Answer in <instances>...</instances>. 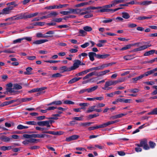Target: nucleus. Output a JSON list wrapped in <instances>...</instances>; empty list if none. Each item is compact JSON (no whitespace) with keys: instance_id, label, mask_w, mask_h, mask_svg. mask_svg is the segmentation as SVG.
<instances>
[{"instance_id":"9","label":"nucleus","mask_w":157,"mask_h":157,"mask_svg":"<svg viewBox=\"0 0 157 157\" xmlns=\"http://www.w3.org/2000/svg\"><path fill=\"white\" fill-rule=\"evenodd\" d=\"M6 5L8 6L13 7V10L14 7H16L18 6V4L17 3L16 1H14L8 3L6 4Z\"/></svg>"},{"instance_id":"34","label":"nucleus","mask_w":157,"mask_h":157,"mask_svg":"<svg viewBox=\"0 0 157 157\" xmlns=\"http://www.w3.org/2000/svg\"><path fill=\"white\" fill-rule=\"evenodd\" d=\"M87 73V72L86 70L76 74V76H77V77L80 76H83L86 74Z\"/></svg>"},{"instance_id":"5","label":"nucleus","mask_w":157,"mask_h":157,"mask_svg":"<svg viewBox=\"0 0 157 157\" xmlns=\"http://www.w3.org/2000/svg\"><path fill=\"white\" fill-rule=\"evenodd\" d=\"M81 64V61L79 60H77L75 61V62L73 64V65L70 67L71 71L74 70L79 67V66Z\"/></svg>"},{"instance_id":"63","label":"nucleus","mask_w":157,"mask_h":157,"mask_svg":"<svg viewBox=\"0 0 157 157\" xmlns=\"http://www.w3.org/2000/svg\"><path fill=\"white\" fill-rule=\"evenodd\" d=\"M90 45V44L88 42H86L85 43V44H83L81 45V47L83 48H85L87 46H89Z\"/></svg>"},{"instance_id":"27","label":"nucleus","mask_w":157,"mask_h":157,"mask_svg":"<svg viewBox=\"0 0 157 157\" xmlns=\"http://www.w3.org/2000/svg\"><path fill=\"white\" fill-rule=\"evenodd\" d=\"M36 36L37 37L39 38H47L48 37H51V36H50L45 35H43L41 33H37L36 34Z\"/></svg>"},{"instance_id":"13","label":"nucleus","mask_w":157,"mask_h":157,"mask_svg":"<svg viewBox=\"0 0 157 157\" xmlns=\"http://www.w3.org/2000/svg\"><path fill=\"white\" fill-rule=\"evenodd\" d=\"M0 139L4 142H7L10 141L11 138L6 136H2L0 137Z\"/></svg>"},{"instance_id":"28","label":"nucleus","mask_w":157,"mask_h":157,"mask_svg":"<svg viewBox=\"0 0 157 157\" xmlns=\"http://www.w3.org/2000/svg\"><path fill=\"white\" fill-rule=\"evenodd\" d=\"M60 69L61 70L63 71L62 72H63L65 71H71L70 67L67 68L66 66H64L61 67Z\"/></svg>"},{"instance_id":"1","label":"nucleus","mask_w":157,"mask_h":157,"mask_svg":"<svg viewBox=\"0 0 157 157\" xmlns=\"http://www.w3.org/2000/svg\"><path fill=\"white\" fill-rule=\"evenodd\" d=\"M27 18V15L26 13H21L18 14L15 16H13L11 17L6 18L5 20V21H7L8 19H10L11 20H18L21 19H25Z\"/></svg>"},{"instance_id":"19","label":"nucleus","mask_w":157,"mask_h":157,"mask_svg":"<svg viewBox=\"0 0 157 157\" xmlns=\"http://www.w3.org/2000/svg\"><path fill=\"white\" fill-rule=\"evenodd\" d=\"M151 18L150 17H146L144 16H140L136 18V19L138 20H143L149 19Z\"/></svg>"},{"instance_id":"32","label":"nucleus","mask_w":157,"mask_h":157,"mask_svg":"<svg viewBox=\"0 0 157 157\" xmlns=\"http://www.w3.org/2000/svg\"><path fill=\"white\" fill-rule=\"evenodd\" d=\"M44 135L42 134H32V138H43Z\"/></svg>"},{"instance_id":"2","label":"nucleus","mask_w":157,"mask_h":157,"mask_svg":"<svg viewBox=\"0 0 157 157\" xmlns=\"http://www.w3.org/2000/svg\"><path fill=\"white\" fill-rule=\"evenodd\" d=\"M135 145L138 147H143L144 149L145 150L150 149V147L148 144L147 140L146 138L141 140L140 141V144H136Z\"/></svg>"},{"instance_id":"45","label":"nucleus","mask_w":157,"mask_h":157,"mask_svg":"<svg viewBox=\"0 0 157 157\" xmlns=\"http://www.w3.org/2000/svg\"><path fill=\"white\" fill-rule=\"evenodd\" d=\"M91 77L94 75L95 76H97L98 77H99V72H98L96 71H94L90 73Z\"/></svg>"},{"instance_id":"12","label":"nucleus","mask_w":157,"mask_h":157,"mask_svg":"<svg viewBox=\"0 0 157 157\" xmlns=\"http://www.w3.org/2000/svg\"><path fill=\"white\" fill-rule=\"evenodd\" d=\"M62 102L60 101H53L49 104H48V106L51 105H62Z\"/></svg>"},{"instance_id":"4","label":"nucleus","mask_w":157,"mask_h":157,"mask_svg":"<svg viewBox=\"0 0 157 157\" xmlns=\"http://www.w3.org/2000/svg\"><path fill=\"white\" fill-rule=\"evenodd\" d=\"M13 10V7L8 6L4 8L0 12V14H7L11 13V11Z\"/></svg>"},{"instance_id":"64","label":"nucleus","mask_w":157,"mask_h":157,"mask_svg":"<svg viewBox=\"0 0 157 157\" xmlns=\"http://www.w3.org/2000/svg\"><path fill=\"white\" fill-rule=\"evenodd\" d=\"M61 14L63 15H67L70 14L69 11H63L60 12V13Z\"/></svg>"},{"instance_id":"29","label":"nucleus","mask_w":157,"mask_h":157,"mask_svg":"<svg viewBox=\"0 0 157 157\" xmlns=\"http://www.w3.org/2000/svg\"><path fill=\"white\" fill-rule=\"evenodd\" d=\"M92 123V122L81 123L80 124V126L84 127H86L87 126L90 125Z\"/></svg>"},{"instance_id":"22","label":"nucleus","mask_w":157,"mask_h":157,"mask_svg":"<svg viewBox=\"0 0 157 157\" xmlns=\"http://www.w3.org/2000/svg\"><path fill=\"white\" fill-rule=\"evenodd\" d=\"M44 133H47V134H51L53 135H60V134L59 133V132H55L54 131H44L43 132Z\"/></svg>"},{"instance_id":"38","label":"nucleus","mask_w":157,"mask_h":157,"mask_svg":"<svg viewBox=\"0 0 157 157\" xmlns=\"http://www.w3.org/2000/svg\"><path fill=\"white\" fill-rule=\"evenodd\" d=\"M38 13L36 12L34 13H30L29 15H27V17L28 18H31L36 16L38 14Z\"/></svg>"},{"instance_id":"47","label":"nucleus","mask_w":157,"mask_h":157,"mask_svg":"<svg viewBox=\"0 0 157 157\" xmlns=\"http://www.w3.org/2000/svg\"><path fill=\"white\" fill-rule=\"evenodd\" d=\"M95 127L96 129H97L99 128H104L105 127H106V125L105 124V123H104L103 124H101L99 125H97Z\"/></svg>"},{"instance_id":"59","label":"nucleus","mask_w":157,"mask_h":157,"mask_svg":"<svg viewBox=\"0 0 157 157\" xmlns=\"http://www.w3.org/2000/svg\"><path fill=\"white\" fill-rule=\"evenodd\" d=\"M36 58V56H27V59L29 60H33L35 59Z\"/></svg>"},{"instance_id":"10","label":"nucleus","mask_w":157,"mask_h":157,"mask_svg":"<svg viewBox=\"0 0 157 157\" xmlns=\"http://www.w3.org/2000/svg\"><path fill=\"white\" fill-rule=\"evenodd\" d=\"M48 41V40L47 39H41L33 42V44H39L45 42H47Z\"/></svg>"},{"instance_id":"16","label":"nucleus","mask_w":157,"mask_h":157,"mask_svg":"<svg viewBox=\"0 0 157 157\" xmlns=\"http://www.w3.org/2000/svg\"><path fill=\"white\" fill-rule=\"evenodd\" d=\"M92 2L91 1H90L88 2H84L80 4H77L75 5V7H82V6H84L88 5H90V3Z\"/></svg>"},{"instance_id":"24","label":"nucleus","mask_w":157,"mask_h":157,"mask_svg":"<svg viewBox=\"0 0 157 157\" xmlns=\"http://www.w3.org/2000/svg\"><path fill=\"white\" fill-rule=\"evenodd\" d=\"M98 88V86H96L94 87L87 89V92L88 93H91L96 90Z\"/></svg>"},{"instance_id":"58","label":"nucleus","mask_w":157,"mask_h":157,"mask_svg":"<svg viewBox=\"0 0 157 157\" xmlns=\"http://www.w3.org/2000/svg\"><path fill=\"white\" fill-rule=\"evenodd\" d=\"M128 27L130 28H133L136 27L137 25L134 23H129L128 24Z\"/></svg>"},{"instance_id":"37","label":"nucleus","mask_w":157,"mask_h":157,"mask_svg":"<svg viewBox=\"0 0 157 157\" xmlns=\"http://www.w3.org/2000/svg\"><path fill=\"white\" fill-rule=\"evenodd\" d=\"M132 46V44H129L126 45L124 47H123L122 48L120 49V50L121 51H123L128 49L131 48Z\"/></svg>"},{"instance_id":"53","label":"nucleus","mask_w":157,"mask_h":157,"mask_svg":"<svg viewBox=\"0 0 157 157\" xmlns=\"http://www.w3.org/2000/svg\"><path fill=\"white\" fill-rule=\"evenodd\" d=\"M26 124H28L31 125H36V122L34 121H27L26 122Z\"/></svg>"},{"instance_id":"48","label":"nucleus","mask_w":157,"mask_h":157,"mask_svg":"<svg viewBox=\"0 0 157 157\" xmlns=\"http://www.w3.org/2000/svg\"><path fill=\"white\" fill-rule=\"evenodd\" d=\"M124 1V0H115L113 2L115 6L117 4L123 2Z\"/></svg>"},{"instance_id":"44","label":"nucleus","mask_w":157,"mask_h":157,"mask_svg":"<svg viewBox=\"0 0 157 157\" xmlns=\"http://www.w3.org/2000/svg\"><path fill=\"white\" fill-rule=\"evenodd\" d=\"M63 103L66 104L73 105L75 104L74 102L70 100H63Z\"/></svg>"},{"instance_id":"31","label":"nucleus","mask_w":157,"mask_h":157,"mask_svg":"<svg viewBox=\"0 0 157 157\" xmlns=\"http://www.w3.org/2000/svg\"><path fill=\"white\" fill-rule=\"evenodd\" d=\"M12 146H9L6 147L5 146L1 147V150L4 151H6V150H10L11 149Z\"/></svg>"},{"instance_id":"43","label":"nucleus","mask_w":157,"mask_h":157,"mask_svg":"<svg viewBox=\"0 0 157 157\" xmlns=\"http://www.w3.org/2000/svg\"><path fill=\"white\" fill-rule=\"evenodd\" d=\"M83 29L85 31L87 32L90 31L92 29L91 27L88 26H84Z\"/></svg>"},{"instance_id":"7","label":"nucleus","mask_w":157,"mask_h":157,"mask_svg":"<svg viewBox=\"0 0 157 157\" xmlns=\"http://www.w3.org/2000/svg\"><path fill=\"white\" fill-rule=\"evenodd\" d=\"M151 46V44L143 45L138 48L134 49L132 50V51L133 52H136L141 51L145 50Z\"/></svg>"},{"instance_id":"14","label":"nucleus","mask_w":157,"mask_h":157,"mask_svg":"<svg viewBox=\"0 0 157 157\" xmlns=\"http://www.w3.org/2000/svg\"><path fill=\"white\" fill-rule=\"evenodd\" d=\"M88 55L90 58V60L93 61L94 59V56L96 57V54L94 52H90L88 53Z\"/></svg>"},{"instance_id":"11","label":"nucleus","mask_w":157,"mask_h":157,"mask_svg":"<svg viewBox=\"0 0 157 157\" xmlns=\"http://www.w3.org/2000/svg\"><path fill=\"white\" fill-rule=\"evenodd\" d=\"M48 122L46 121H42L37 122V124L40 126H46L48 127Z\"/></svg>"},{"instance_id":"52","label":"nucleus","mask_w":157,"mask_h":157,"mask_svg":"<svg viewBox=\"0 0 157 157\" xmlns=\"http://www.w3.org/2000/svg\"><path fill=\"white\" fill-rule=\"evenodd\" d=\"M68 4H63V5H61L60 4L59 5H57V9H60V8H62L64 7H66L67 6H68Z\"/></svg>"},{"instance_id":"49","label":"nucleus","mask_w":157,"mask_h":157,"mask_svg":"<svg viewBox=\"0 0 157 157\" xmlns=\"http://www.w3.org/2000/svg\"><path fill=\"white\" fill-rule=\"evenodd\" d=\"M1 52H2V53L4 52L8 53H13L14 52L10 49H8L6 50H4L3 51H1Z\"/></svg>"},{"instance_id":"62","label":"nucleus","mask_w":157,"mask_h":157,"mask_svg":"<svg viewBox=\"0 0 157 157\" xmlns=\"http://www.w3.org/2000/svg\"><path fill=\"white\" fill-rule=\"evenodd\" d=\"M63 20V18H56L54 20V21L56 22H60L62 21Z\"/></svg>"},{"instance_id":"61","label":"nucleus","mask_w":157,"mask_h":157,"mask_svg":"<svg viewBox=\"0 0 157 157\" xmlns=\"http://www.w3.org/2000/svg\"><path fill=\"white\" fill-rule=\"evenodd\" d=\"M47 89V87L45 86L41 88H37V92H40L42 90H45Z\"/></svg>"},{"instance_id":"60","label":"nucleus","mask_w":157,"mask_h":157,"mask_svg":"<svg viewBox=\"0 0 157 157\" xmlns=\"http://www.w3.org/2000/svg\"><path fill=\"white\" fill-rule=\"evenodd\" d=\"M35 128L36 130H40L42 131H43L44 130H48V129L46 128H41L39 127H36Z\"/></svg>"},{"instance_id":"21","label":"nucleus","mask_w":157,"mask_h":157,"mask_svg":"<svg viewBox=\"0 0 157 157\" xmlns=\"http://www.w3.org/2000/svg\"><path fill=\"white\" fill-rule=\"evenodd\" d=\"M155 52V50H151L148 52H146L144 54V56H149L150 55L153 54Z\"/></svg>"},{"instance_id":"55","label":"nucleus","mask_w":157,"mask_h":157,"mask_svg":"<svg viewBox=\"0 0 157 157\" xmlns=\"http://www.w3.org/2000/svg\"><path fill=\"white\" fill-rule=\"evenodd\" d=\"M129 92L131 93H136L138 92L139 91V90L138 89L135 88L129 90Z\"/></svg>"},{"instance_id":"54","label":"nucleus","mask_w":157,"mask_h":157,"mask_svg":"<svg viewBox=\"0 0 157 157\" xmlns=\"http://www.w3.org/2000/svg\"><path fill=\"white\" fill-rule=\"evenodd\" d=\"M33 99L32 98H23L22 99V101L23 102H26L28 101H30L32 100Z\"/></svg>"},{"instance_id":"6","label":"nucleus","mask_w":157,"mask_h":157,"mask_svg":"<svg viewBox=\"0 0 157 157\" xmlns=\"http://www.w3.org/2000/svg\"><path fill=\"white\" fill-rule=\"evenodd\" d=\"M101 7H89L88 8H83L84 10V12H85V13H86L85 14H86L87 13H90L92 12V11L90 10H96L100 8Z\"/></svg>"},{"instance_id":"33","label":"nucleus","mask_w":157,"mask_h":157,"mask_svg":"<svg viewBox=\"0 0 157 157\" xmlns=\"http://www.w3.org/2000/svg\"><path fill=\"white\" fill-rule=\"evenodd\" d=\"M45 24V23L44 22H36L35 23H33L32 24L34 26H43L44 25V24Z\"/></svg>"},{"instance_id":"18","label":"nucleus","mask_w":157,"mask_h":157,"mask_svg":"<svg viewBox=\"0 0 157 157\" xmlns=\"http://www.w3.org/2000/svg\"><path fill=\"white\" fill-rule=\"evenodd\" d=\"M58 14L56 12L52 11L49 13L48 16V18H51L56 17Z\"/></svg>"},{"instance_id":"50","label":"nucleus","mask_w":157,"mask_h":157,"mask_svg":"<svg viewBox=\"0 0 157 157\" xmlns=\"http://www.w3.org/2000/svg\"><path fill=\"white\" fill-rule=\"evenodd\" d=\"M24 40V39L22 38H19L17 39L14 40L13 41V43L14 44H16L17 43H21L22 40Z\"/></svg>"},{"instance_id":"20","label":"nucleus","mask_w":157,"mask_h":157,"mask_svg":"<svg viewBox=\"0 0 157 157\" xmlns=\"http://www.w3.org/2000/svg\"><path fill=\"white\" fill-rule=\"evenodd\" d=\"M109 56L108 54L105 55H101V54H97L96 58L98 59H105Z\"/></svg>"},{"instance_id":"46","label":"nucleus","mask_w":157,"mask_h":157,"mask_svg":"<svg viewBox=\"0 0 157 157\" xmlns=\"http://www.w3.org/2000/svg\"><path fill=\"white\" fill-rule=\"evenodd\" d=\"M62 76V75L61 74L59 73H57L56 74H53L51 77L52 78H56L57 77H59L61 76Z\"/></svg>"},{"instance_id":"39","label":"nucleus","mask_w":157,"mask_h":157,"mask_svg":"<svg viewBox=\"0 0 157 157\" xmlns=\"http://www.w3.org/2000/svg\"><path fill=\"white\" fill-rule=\"evenodd\" d=\"M149 145L150 148H155L156 146V144L153 142L150 141L149 142Z\"/></svg>"},{"instance_id":"3","label":"nucleus","mask_w":157,"mask_h":157,"mask_svg":"<svg viewBox=\"0 0 157 157\" xmlns=\"http://www.w3.org/2000/svg\"><path fill=\"white\" fill-rule=\"evenodd\" d=\"M68 9L69 10L70 14L71 13L77 14H79L80 15H82L85 14L86 13H85V12H84L83 8L82 9L69 8Z\"/></svg>"},{"instance_id":"57","label":"nucleus","mask_w":157,"mask_h":157,"mask_svg":"<svg viewBox=\"0 0 157 157\" xmlns=\"http://www.w3.org/2000/svg\"><path fill=\"white\" fill-rule=\"evenodd\" d=\"M46 8L47 9H57V5L51 6H49L47 7Z\"/></svg>"},{"instance_id":"41","label":"nucleus","mask_w":157,"mask_h":157,"mask_svg":"<svg viewBox=\"0 0 157 157\" xmlns=\"http://www.w3.org/2000/svg\"><path fill=\"white\" fill-rule=\"evenodd\" d=\"M13 89L17 90L21 89L22 88V86L21 85L17 84H14L13 86Z\"/></svg>"},{"instance_id":"30","label":"nucleus","mask_w":157,"mask_h":157,"mask_svg":"<svg viewBox=\"0 0 157 157\" xmlns=\"http://www.w3.org/2000/svg\"><path fill=\"white\" fill-rule=\"evenodd\" d=\"M110 72L109 70H105L103 71H101L99 72V77L105 75L106 74Z\"/></svg>"},{"instance_id":"17","label":"nucleus","mask_w":157,"mask_h":157,"mask_svg":"<svg viewBox=\"0 0 157 157\" xmlns=\"http://www.w3.org/2000/svg\"><path fill=\"white\" fill-rule=\"evenodd\" d=\"M81 77H75L70 80L68 82V84H72L81 79Z\"/></svg>"},{"instance_id":"15","label":"nucleus","mask_w":157,"mask_h":157,"mask_svg":"<svg viewBox=\"0 0 157 157\" xmlns=\"http://www.w3.org/2000/svg\"><path fill=\"white\" fill-rule=\"evenodd\" d=\"M26 71L24 72V73L25 75H30L32 74L33 73L32 72L33 69L31 67H28L26 69Z\"/></svg>"},{"instance_id":"25","label":"nucleus","mask_w":157,"mask_h":157,"mask_svg":"<svg viewBox=\"0 0 157 157\" xmlns=\"http://www.w3.org/2000/svg\"><path fill=\"white\" fill-rule=\"evenodd\" d=\"M154 69L150 70L145 72L144 74H142V75L143 76V77L145 76H147L148 75H150L154 73L155 72Z\"/></svg>"},{"instance_id":"42","label":"nucleus","mask_w":157,"mask_h":157,"mask_svg":"<svg viewBox=\"0 0 157 157\" xmlns=\"http://www.w3.org/2000/svg\"><path fill=\"white\" fill-rule=\"evenodd\" d=\"M28 128V127L26 126H24L21 124L18 125L17 127V128L18 129L21 130L23 129H26Z\"/></svg>"},{"instance_id":"56","label":"nucleus","mask_w":157,"mask_h":157,"mask_svg":"<svg viewBox=\"0 0 157 157\" xmlns=\"http://www.w3.org/2000/svg\"><path fill=\"white\" fill-rule=\"evenodd\" d=\"M71 137L73 140L77 139L79 137V136L77 135H74L71 136Z\"/></svg>"},{"instance_id":"35","label":"nucleus","mask_w":157,"mask_h":157,"mask_svg":"<svg viewBox=\"0 0 157 157\" xmlns=\"http://www.w3.org/2000/svg\"><path fill=\"white\" fill-rule=\"evenodd\" d=\"M106 82L108 83L109 86H111L113 85H115L117 84L116 81H112L110 80L108 81H107Z\"/></svg>"},{"instance_id":"36","label":"nucleus","mask_w":157,"mask_h":157,"mask_svg":"<svg viewBox=\"0 0 157 157\" xmlns=\"http://www.w3.org/2000/svg\"><path fill=\"white\" fill-rule=\"evenodd\" d=\"M143 77V76L142 75H141L137 77L132 78V80H133V82H136L138 80L141 79Z\"/></svg>"},{"instance_id":"8","label":"nucleus","mask_w":157,"mask_h":157,"mask_svg":"<svg viewBox=\"0 0 157 157\" xmlns=\"http://www.w3.org/2000/svg\"><path fill=\"white\" fill-rule=\"evenodd\" d=\"M96 107V105H93L90 107L87 111V113H91L93 111H95L97 112H100L102 111V110L101 109H96L95 108Z\"/></svg>"},{"instance_id":"26","label":"nucleus","mask_w":157,"mask_h":157,"mask_svg":"<svg viewBox=\"0 0 157 157\" xmlns=\"http://www.w3.org/2000/svg\"><path fill=\"white\" fill-rule=\"evenodd\" d=\"M121 14L122 17L126 19H128L130 17L129 13L126 12H122Z\"/></svg>"},{"instance_id":"23","label":"nucleus","mask_w":157,"mask_h":157,"mask_svg":"<svg viewBox=\"0 0 157 157\" xmlns=\"http://www.w3.org/2000/svg\"><path fill=\"white\" fill-rule=\"evenodd\" d=\"M134 55H130L127 56H124V59L126 60H129L134 58Z\"/></svg>"},{"instance_id":"51","label":"nucleus","mask_w":157,"mask_h":157,"mask_svg":"<svg viewBox=\"0 0 157 157\" xmlns=\"http://www.w3.org/2000/svg\"><path fill=\"white\" fill-rule=\"evenodd\" d=\"M6 90L7 91V92H9L11 93H16L15 94H17L16 92L13 90V89L12 88L6 87Z\"/></svg>"},{"instance_id":"40","label":"nucleus","mask_w":157,"mask_h":157,"mask_svg":"<svg viewBox=\"0 0 157 157\" xmlns=\"http://www.w3.org/2000/svg\"><path fill=\"white\" fill-rule=\"evenodd\" d=\"M114 9H101L100 10V11L101 12H114Z\"/></svg>"}]
</instances>
